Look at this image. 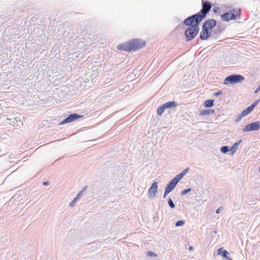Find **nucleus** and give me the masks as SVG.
<instances>
[{
	"instance_id": "nucleus-13",
	"label": "nucleus",
	"mask_w": 260,
	"mask_h": 260,
	"mask_svg": "<svg viewBox=\"0 0 260 260\" xmlns=\"http://www.w3.org/2000/svg\"><path fill=\"white\" fill-rule=\"evenodd\" d=\"M252 111V109L249 106L246 109L244 110L238 116L236 121L240 120L244 116L248 115Z\"/></svg>"
},
{
	"instance_id": "nucleus-34",
	"label": "nucleus",
	"mask_w": 260,
	"mask_h": 260,
	"mask_svg": "<svg viewBox=\"0 0 260 260\" xmlns=\"http://www.w3.org/2000/svg\"><path fill=\"white\" fill-rule=\"evenodd\" d=\"M228 260H233V259L231 258H228Z\"/></svg>"
},
{
	"instance_id": "nucleus-8",
	"label": "nucleus",
	"mask_w": 260,
	"mask_h": 260,
	"mask_svg": "<svg viewBox=\"0 0 260 260\" xmlns=\"http://www.w3.org/2000/svg\"><path fill=\"white\" fill-rule=\"evenodd\" d=\"M82 117V116L78 115L76 113H73L71 114L69 117L66 118L64 120L60 122V124H63L70 122H72L76 120L79 119V118Z\"/></svg>"
},
{
	"instance_id": "nucleus-32",
	"label": "nucleus",
	"mask_w": 260,
	"mask_h": 260,
	"mask_svg": "<svg viewBox=\"0 0 260 260\" xmlns=\"http://www.w3.org/2000/svg\"><path fill=\"white\" fill-rule=\"evenodd\" d=\"M222 249V248H219V249L218 250V251H220ZM218 254H219V252H218Z\"/></svg>"
},
{
	"instance_id": "nucleus-6",
	"label": "nucleus",
	"mask_w": 260,
	"mask_h": 260,
	"mask_svg": "<svg viewBox=\"0 0 260 260\" xmlns=\"http://www.w3.org/2000/svg\"><path fill=\"white\" fill-rule=\"evenodd\" d=\"M260 127V122L259 121H256L252 122L250 124H249L247 125L246 126H245L243 129V131L246 132L249 131H256Z\"/></svg>"
},
{
	"instance_id": "nucleus-24",
	"label": "nucleus",
	"mask_w": 260,
	"mask_h": 260,
	"mask_svg": "<svg viewBox=\"0 0 260 260\" xmlns=\"http://www.w3.org/2000/svg\"><path fill=\"white\" fill-rule=\"evenodd\" d=\"M228 254V252L225 250H223V251L222 252V255L223 257H225L226 258H229L227 256V255Z\"/></svg>"
},
{
	"instance_id": "nucleus-22",
	"label": "nucleus",
	"mask_w": 260,
	"mask_h": 260,
	"mask_svg": "<svg viewBox=\"0 0 260 260\" xmlns=\"http://www.w3.org/2000/svg\"><path fill=\"white\" fill-rule=\"evenodd\" d=\"M259 101V100H258L255 101L252 104H251L249 106L252 109V110H253V108L255 107V106L258 104Z\"/></svg>"
},
{
	"instance_id": "nucleus-29",
	"label": "nucleus",
	"mask_w": 260,
	"mask_h": 260,
	"mask_svg": "<svg viewBox=\"0 0 260 260\" xmlns=\"http://www.w3.org/2000/svg\"><path fill=\"white\" fill-rule=\"evenodd\" d=\"M222 92H216V93H214V95H218L219 94H220Z\"/></svg>"
},
{
	"instance_id": "nucleus-35",
	"label": "nucleus",
	"mask_w": 260,
	"mask_h": 260,
	"mask_svg": "<svg viewBox=\"0 0 260 260\" xmlns=\"http://www.w3.org/2000/svg\"><path fill=\"white\" fill-rule=\"evenodd\" d=\"M259 172H260V167L259 168Z\"/></svg>"
},
{
	"instance_id": "nucleus-9",
	"label": "nucleus",
	"mask_w": 260,
	"mask_h": 260,
	"mask_svg": "<svg viewBox=\"0 0 260 260\" xmlns=\"http://www.w3.org/2000/svg\"><path fill=\"white\" fill-rule=\"evenodd\" d=\"M157 189V183L153 182L149 189L148 195L149 198H153L155 196Z\"/></svg>"
},
{
	"instance_id": "nucleus-15",
	"label": "nucleus",
	"mask_w": 260,
	"mask_h": 260,
	"mask_svg": "<svg viewBox=\"0 0 260 260\" xmlns=\"http://www.w3.org/2000/svg\"><path fill=\"white\" fill-rule=\"evenodd\" d=\"M165 107V109L169 108L171 107H175L176 106V104L175 102H169L163 104Z\"/></svg>"
},
{
	"instance_id": "nucleus-27",
	"label": "nucleus",
	"mask_w": 260,
	"mask_h": 260,
	"mask_svg": "<svg viewBox=\"0 0 260 260\" xmlns=\"http://www.w3.org/2000/svg\"><path fill=\"white\" fill-rule=\"evenodd\" d=\"M221 210H222V208L221 207L218 208L217 209V210H216V213H219L221 212Z\"/></svg>"
},
{
	"instance_id": "nucleus-26",
	"label": "nucleus",
	"mask_w": 260,
	"mask_h": 260,
	"mask_svg": "<svg viewBox=\"0 0 260 260\" xmlns=\"http://www.w3.org/2000/svg\"><path fill=\"white\" fill-rule=\"evenodd\" d=\"M148 255L150 256H152L153 255H156L155 254H154V253L153 252H150V251L148 252Z\"/></svg>"
},
{
	"instance_id": "nucleus-10",
	"label": "nucleus",
	"mask_w": 260,
	"mask_h": 260,
	"mask_svg": "<svg viewBox=\"0 0 260 260\" xmlns=\"http://www.w3.org/2000/svg\"><path fill=\"white\" fill-rule=\"evenodd\" d=\"M216 24V22L214 19H208L205 22L203 27L209 30H210L212 28H213Z\"/></svg>"
},
{
	"instance_id": "nucleus-31",
	"label": "nucleus",
	"mask_w": 260,
	"mask_h": 260,
	"mask_svg": "<svg viewBox=\"0 0 260 260\" xmlns=\"http://www.w3.org/2000/svg\"><path fill=\"white\" fill-rule=\"evenodd\" d=\"M48 184V183L47 182H44L43 183V185H47Z\"/></svg>"
},
{
	"instance_id": "nucleus-16",
	"label": "nucleus",
	"mask_w": 260,
	"mask_h": 260,
	"mask_svg": "<svg viewBox=\"0 0 260 260\" xmlns=\"http://www.w3.org/2000/svg\"><path fill=\"white\" fill-rule=\"evenodd\" d=\"M214 102L213 100H207L204 102V106L205 107H211L213 106Z\"/></svg>"
},
{
	"instance_id": "nucleus-21",
	"label": "nucleus",
	"mask_w": 260,
	"mask_h": 260,
	"mask_svg": "<svg viewBox=\"0 0 260 260\" xmlns=\"http://www.w3.org/2000/svg\"><path fill=\"white\" fill-rule=\"evenodd\" d=\"M168 203H169V206L172 208H174L175 207V205L172 201V200L171 199H169V201H168Z\"/></svg>"
},
{
	"instance_id": "nucleus-23",
	"label": "nucleus",
	"mask_w": 260,
	"mask_h": 260,
	"mask_svg": "<svg viewBox=\"0 0 260 260\" xmlns=\"http://www.w3.org/2000/svg\"><path fill=\"white\" fill-rule=\"evenodd\" d=\"M184 221H183L182 220H179L176 223L175 225L177 226H179L184 224Z\"/></svg>"
},
{
	"instance_id": "nucleus-7",
	"label": "nucleus",
	"mask_w": 260,
	"mask_h": 260,
	"mask_svg": "<svg viewBox=\"0 0 260 260\" xmlns=\"http://www.w3.org/2000/svg\"><path fill=\"white\" fill-rule=\"evenodd\" d=\"M174 177L167 185L166 187V193H170L175 187L176 184L179 181V178Z\"/></svg>"
},
{
	"instance_id": "nucleus-12",
	"label": "nucleus",
	"mask_w": 260,
	"mask_h": 260,
	"mask_svg": "<svg viewBox=\"0 0 260 260\" xmlns=\"http://www.w3.org/2000/svg\"><path fill=\"white\" fill-rule=\"evenodd\" d=\"M211 32L207 29L203 27L202 30L200 33V39L203 40H207L210 36Z\"/></svg>"
},
{
	"instance_id": "nucleus-28",
	"label": "nucleus",
	"mask_w": 260,
	"mask_h": 260,
	"mask_svg": "<svg viewBox=\"0 0 260 260\" xmlns=\"http://www.w3.org/2000/svg\"><path fill=\"white\" fill-rule=\"evenodd\" d=\"M169 193H166V190L165 189V193H164V198H166L167 195Z\"/></svg>"
},
{
	"instance_id": "nucleus-18",
	"label": "nucleus",
	"mask_w": 260,
	"mask_h": 260,
	"mask_svg": "<svg viewBox=\"0 0 260 260\" xmlns=\"http://www.w3.org/2000/svg\"><path fill=\"white\" fill-rule=\"evenodd\" d=\"M82 192H80L77 195V196L74 199V200H73V201H72L70 203V206L71 207H73L74 206V203L76 202V201L78 200V199L79 198Z\"/></svg>"
},
{
	"instance_id": "nucleus-5",
	"label": "nucleus",
	"mask_w": 260,
	"mask_h": 260,
	"mask_svg": "<svg viewBox=\"0 0 260 260\" xmlns=\"http://www.w3.org/2000/svg\"><path fill=\"white\" fill-rule=\"evenodd\" d=\"M131 51H136L142 48L145 46V42L142 40L134 39L128 42Z\"/></svg>"
},
{
	"instance_id": "nucleus-14",
	"label": "nucleus",
	"mask_w": 260,
	"mask_h": 260,
	"mask_svg": "<svg viewBox=\"0 0 260 260\" xmlns=\"http://www.w3.org/2000/svg\"><path fill=\"white\" fill-rule=\"evenodd\" d=\"M215 111L212 109H208V110H202L200 112V115L204 116L210 114H212L214 113Z\"/></svg>"
},
{
	"instance_id": "nucleus-1",
	"label": "nucleus",
	"mask_w": 260,
	"mask_h": 260,
	"mask_svg": "<svg viewBox=\"0 0 260 260\" xmlns=\"http://www.w3.org/2000/svg\"><path fill=\"white\" fill-rule=\"evenodd\" d=\"M198 20V21H197L196 18L194 17L192 19L191 16H190L184 21V24L189 26L185 32L187 41L191 40L198 33L199 30V24L201 21L200 20Z\"/></svg>"
},
{
	"instance_id": "nucleus-4",
	"label": "nucleus",
	"mask_w": 260,
	"mask_h": 260,
	"mask_svg": "<svg viewBox=\"0 0 260 260\" xmlns=\"http://www.w3.org/2000/svg\"><path fill=\"white\" fill-rule=\"evenodd\" d=\"M244 77L240 75H232L229 76L223 81L225 85L229 84H234L237 83L241 82L244 81Z\"/></svg>"
},
{
	"instance_id": "nucleus-33",
	"label": "nucleus",
	"mask_w": 260,
	"mask_h": 260,
	"mask_svg": "<svg viewBox=\"0 0 260 260\" xmlns=\"http://www.w3.org/2000/svg\"><path fill=\"white\" fill-rule=\"evenodd\" d=\"M192 249V247H189V250H191Z\"/></svg>"
},
{
	"instance_id": "nucleus-30",
	"label": "nucleus",
	"mask_w": 260,
	"mask_h": 260,
	"mask_svg": "<svg viewBox=\"0 0 260 260\" xmlns=\"http://www.w3.org/2000/svg\"><path fill=\"white\" fill-rule=\"evenodd\" d=\"M239 143H240V142H239V141L238 142H237V143H236L234 144V146H236V147H237V146H238V145H239Z\"/></svg>"
},
{
	"instance_id": "nucleus-2",
	"label": "nucleus",
	"mask_w": 260,
	"mask_h": 260,
	"mask_svg": "<svg viewBox=\"0 0 260 260\" xmlns=\"http://www.w3.org/2000/svg\"><path fill=\"white\" fill-rule=\"evenodd\" d=\"M202 9L200 12L191 16L192 19L194 17L197 18V21L198 20L202 21L206 16L207 13L210 10L212 6L210 2L204 0L202 1Z\"/></svg>"
},
{
	"instance_id": "nucleus-19",
	"label": "nucleus",
	"mask_w": 260,
	"mask_h": 260,
	"mask_svg": "<svg viewBox=\"0 0 260 260\" xmlns=\"http://www.w3.org/2000/svg\"><path fill=\"white\" fill-rule=\"evenodd\" d=\"M188 169L184 170L182 173L177 175L175 177L179 178V180L183 177V176L187 173Z\"/></svg>"
},
{
	"instance_id": "nucleus-17",
	"label": "nucleus",
	"mask_w": 260,
	"mask_h": 260,
	"mask_svg": "<svg viewBox=\"0 0 260 260\" xmlns=\"http://www.w3.org/2000/svg\"><path fill=\"white\" fill-rule=\"evenodd\" d=\"M166 110L165 106L164 105H162L161 106L158 107L157 109V113L159 115H161L164 112V111Z\"/></svg>"
},
{
	"instance_id": "nucleus-20",
	"label": "nucleus",
	"mask_w": 260,
	"mask_h": 260,
	"mask_svg": "<svg viewBox=\"0 0 260 260\" xmlns=\"http://www.w3.org/2000/svg\"><path fill=\"white\" fill-rule=\"evenodd\" d=\"M228 150H229V148L227 146H223V147H222L221 148V151L223 153H225L226 152H227L228 151Z\"/></svg>"
},
{
	"instance_id": "nucleus-3",
	"label": "nucleus",
	"mask_w": 260,
	"mask_h": 260,
	"mask_svg": "<svg viewBox=\"0 0 260 260\" xmlns=\"http://www.w3.org/2000/svg\"><path fill=\"white\" fill-rule=\"evenodd\" d=\"M240 15V9H233L231 11L224 13L221 15L222 20L224 21H229L232 20H235Z\"/></svg>"
},
{
	"instance_id": "nucleus-25",
	"label": "nucleus",
	"mask_w": 260,
	"mask_h": 260,
	"mask_svg": "<svg viewBox=\"0 0 260 260\" xmlns=\"http://www.w3.org/2000/svg\"><path fill=\"white\" fill-rule=\"evenodd\" d=\"M191 190L190 188H188L183 190L181 192L182 195H185Z\"/></svg>"
},
{
	"instance_id": "nucleus-11",
	"label": "nucleus",
	"mask_w": 260,
	"mask_h": 260,
	"mask_svg": "<svg viewBox=\"0 0 260 260\" xmlns=\"http://www.w3.org/2000/svg\"><path fill=\"white\" fill-rule=\"evenodd\" d=\"M117 48L119 50L124 51L125 52H131L128 42L119 44L117 46Z\"/></svg>"
}]
</instances>
